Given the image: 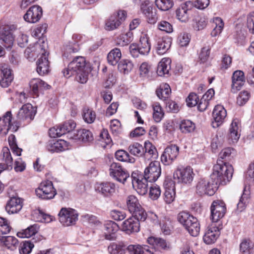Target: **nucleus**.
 <instances>
[{
	"instance_id": "obj_61",
	"label": "nucleus",
	"mask_w": 254,
	"mask_h": 254,
	"mask_svg": "<svg viewBox=\"0 0 254 254\" xmlns=\"http://www.w3.org/2000/svg\"><path fill=\"white\" fill-rule=\"evenodd\" d=\"M133 214V217L132 218H134L136 220L139 221L143 222L144 221L147 217V214L144 209L141 207L135 210L134 212L131 213Z\"/></svg>"
},
{
	"instance_id": "obj_36",
	"label": "nucleus",
	"mask_w": 254,
	"mask_h": 254,
	"mask_svg": "<svg viewBox=\"0 0 254 254\" xmlns=\"http://www.w3.org/2000/svg\"><path fill=\"white\" fill-rule=\"evenodd\" d=\"M96 189L104 195L108 196L115 193L116 187L114 183L107 182L97 185Z\"/></svg>"
},
{
	"instance_id": "obj_16",
	"label": "nucleus",
	"mask_w": 254,
	"mask_h": 254,
	"mask_svg": "<svg viewBox=\"0 0 254 254\" xmlns=\"http://www.w3.org/2000/svg\"><path fill=\"white\" fill-rule=\"evenodd\" d=\"M127 12L124 10H119L117 14H114L110 16L106 23V29L113 30L117 28L125 21Z\"/></svg>"
},
{
	"instance_id": "obj_13",
	"label": "nucleus",
	"mask_w": 254,
	"mask_h": 254,
	"mask_svg": "<svg viewBox=\"0 0 254 254\" xmlns=\"http://www.w3.org/2000/svg\"><path fill=\"white\" fill-rule=\"evenodd\" d=\"M161 170L160 162L153 161L150 163L149 166L145 169L144 176L149 182L156 181L161 175Z\"/></svg>"
},
{
	"instance_id": "obj_28",
	"label": "nucleus",
	"mask_w": 254,
	"mask_h": 254,
	"mask_svg": "<svg viewBox=\"0 0 254 254\" xmlns=\"http://www.w3.org/2000/svg\"><path fill=\"white\" fill-rule=\"evenodd\" d=\"M22 206V201L20 198L12 197L7 202L5 210L9 214L16 213L21 209Z\"/></svg>"
},
{
	"instance_id": "obj_17",
	"label": "nucleus",
	"mask_w": 254,
	"mask_h": 254,
	"mask_svg": "<svg viewBox=\"0 0 254 254\" xmlns=\"http://www.w3.org/2000/svg\"><path fill=\"white\" fill-rule=\"evenodd\" d=\"M118 230L119 227L116 223L111 220L106 221L102 229L105 239L109 241L116 240Z\"/></svg>"
},
{
	"instance_id": "obj_60",
	"label": "nucleus",
	"mask_w": 254,
	"mask_h": 254,
	"mask_svg": "<svg viewBox=\"0 0 254 254\" xmlns=\"http://www.w3.org/2000/svg\"><path fill=\"white\" fill-rule=\"evenodd\" d=\"M8 142L13 153L17 156H20L22 149L18 147L16 143V138L14 135L11 134L8 137Z\"/></svg>"
},
{
	"instance_id": "obj_10",
	"label": "nucleus",
	"mask_w": 254,
	"mask_h": 254,
	"mask_svg": "<svg viewBox=\"0 0 254 254\" xmlns=\"http://www.w3.org/2000/svg\"><path fill=\"white\" fill-rule=\"evenodd\" d=\"M226 211V205L223 201L221 200L213 201L211 206L212 222L217 224L221 223L220 220L224 217Z\"/></svg>"
},
{
	"instance_id": "obj_35",
	"label": "nucleus",
	"mask_w": 254,
	"mask_h": 254,
	"mask_svg": "<svg viewBox=\"0 0 254 254\" xmlns=\"http://www.w3.org/2000/svg\"><path fill=\"white\" fill-rule=\"evenodd\" d=\"M144 153L143 154L145 160L155 159L157 156V150L154 146L149 141H145L144 146Z\"/></svg>"
},
{
	"instance_id": "obj_9",
	"label": "nucleus",
	"mask_w": 254,
	"mask_h": 254,
	"mask_svg": "<svg viewBox=\"0 0 254 254\" xmlns=\"http://www.w3.org/2000/svg\"><path fill=\"white\" fill-rule=\"evenodd\" d=\"M35 192L37 196L44 199H52L56 194L53 183L50 181L42 182L39 188L35 190Z\"/></svg>"
},
{
	"instance_id": "obj_48",
	"label": "nucleus",
	"mask_w": 254,
	"mask_h": 254,
	"mask_svg": "<svg viewBox=\"0 0 254 254\" xmlns=\"http://www.w3.org/2000/svg\"><path fill=\"white\" fill-rule=\"evenodd\" d=\"M115 157L117 160L120 161L131 163H133L135 162V159L130 156L129 154L124 150H119L116 151Z\"/></svg>"
},
{
	"instance_id": "obj_62",
	"label": "nucleus",
	"mask_w": 254,
	"mask_h": 254,
	"mask_svg": "<svg viewBox=\"0 0 254 254\" xmlns=\"http://www.w3.org/2000/svg\"><path fill=\"white\" fill-rule=\"evenodd\" d=\"M249 194V191H247L245 189L243 193L242 194L239 201L237 204V209L239 211L241 212L244 209L246 203L248 202Z\"/></svg>"
},
{
	"instance_id": "obj_11",
	"label": "nucleus",
	"mask_w": 254,
	"mask_h": 254,
	"mask_svg": "<svg viewBox=\"0 0 254 254\" xmlns=\"http://www.w3.org/2000/svg\"><path fill=\"white\" fill-rule=\"evenodd\" d=\"M132 186L136 188L137 192L140 195H143L147 192L148 180L139 174L138 172H133L131 176Z\"/></svg>"
},
{
	"instance_id": "obj_21",
	"label": "nucleus",
	"mask_w": 254,
	"mask_h": 254,
	"mask_svg": "<svg viewBox=\"0 0 254 254\" xmlns=\"http://www.w3.org/2000/svg\"><path fill=\"white\" fill-rule=\"evenodd\" d=\"M43 14L42 8L38 5L31 6L24 15V19L29 23H36L41 18Z\"/></svg>"
},
{
	"instance_id": "obj_7",
	"label": "nucleus",
	"mask_w": 254,
	"mask_h": 254,
	"mask_svg": "<svg viewBox=\"0 0 254 254\" xmlns=\"http://www.w3.org/2000/svg\"><path fill=\"white\" fill-rule=\"evenodd\" d=\"M18 123L13 120L10 111L6 112L0 118V131L3 134H7L8 131L15 132L18 130Z\"/></svg>"
},
{
	"instance_id": "obj_27",
	"label": "nucleus",
	"mask_w": 254,
	"mask_h": 254,
	"mask_svg": "<svg viewBox=\"0 0 254 254\" xmlns=\"http://www.w3.org/2000/svg\"><path fill=\"white\" fill-rule=\"evenodd\" d=\"M1 77L0 85L3 88L8 87L13 80V77L11 74V69L6 64L1 65L0 67Z\"/></svg>"
},
{
	"instance_id": "obj_32",
	"label": "nucleus",
	"mask_w": 254,
	"mask_h": 254,
	"mask_svg": "<svg viewBox=\"0 0 254 254\" xmlns=\"http://www.w3.org/2000/svg\"><path fill=\"white\" fill-rule=\"evenodd\" d=\"M156 51L159 55H163L170 48L171 45V39L168 37L159 38L156 41Z\"/></svg>"
},
{
	"instance_id": "obj_29",
	"label": "nucleus",
	"mask_w": 254,
	"mask_h": 254,
	"mask_svg": "<svg viewBox=\"0 0 254 254\" xmlns=\"http://www.w3.org/2000/svg\"><path fill=\"white\" fill-rule=\"evenodd\" d=\"M0 245L10 251H14L19 246V242L17 239L13 236H0Z\"/></svg>"
},
{
	"instance_id": "obj_59",
	"label": "nucleus",
	"mask_w": 254,
	"mask_h": 254,
	"mask_svg": "<svg viewBox=\"0 0 254 254\" xmlns=\"http://www.w3.org/2000/svg\"><path fill=\"white\" fill-rule=\"evenodd\" d=\"M20 254H29L34 247L33 242L25 241L21 243L18 247Z\"/></svg>"
},
{
	"instance_id": "obj_14",
	"label": "nucleus",
	"mask_w": 254,
	"mask_h": 254,
	"mask_svg": "<svg viewBox=\"0 0 254 254\" xmlns=\"http://www.w3.org/2000/svg\"><path fill=\"white\" fill-rule=\"evenodd\" d=\"M222 229L221 223H212L207 227L203 236V241L207 244L214 243L220 235L219 231Z\"/></svg>"
},
{
	"instance_id": "obj_19",
	"label": "nucleus",
	"mask_w": 254,
	"mask_h": 254,
	"mask_svg": "<svg viewBox=\"0 0 254 254\" xmlns=\"http://www.w3.org/2000/svg\"><path fill=\"white\" fill-rule=\"evenodd\" d=\"M179 150V147L176 145L168 146L161 156V161L165 165L170 164L177 158Z\"/></svg>"
},
{
	"instance_id": "obj_63",
	"label": "nucleus",
	"mask_w": 254,
	"mask_h": 254,
	"mask_svg": "<svg viewBox=\"0 0 254 254\" xmlns=\"http://www.w3.org/2000/svg\"><path fill=\"white\" fill-rule=\"evenodd\" d=\"M250 97V93L247 91H241L237 99V103L240 106L245 104L249 99Z\"/></svg>"
},
{
	"instance_id": "obj_1",
	"label": "nucleus",
	"mask_w": 254,
	"mask_h": 254,
	"mask_svg": "<svg viewBox=\"0 0 254 254\" xmlns=\"http://www.w3.org/2000/svg\"><path fill=\"white\" fill-rule=\"evenodd\" d=\"M89 69L86 65L84 57L78 56L74 58L63 71L65 77L68 78L75 74V79L78 82L85 83L88 80Z\"/></svg>"
},
{
	"instance_id": "obj_41",
	"label": "nucleus",
	"mask_w": 254,
	"mask_h": 254,
	"mask_svg": "<svg viewBox=\"0 0 254 254\" xmlns=\"http://www.w3.org/2000/svg\"><path fill=\"white\" fill-rule=\"evenodd\" d=\"M121 56V50L118 48H115L108 54L107 56L108 62L111 65H115L119 63Z\"/></svg>"
},
{
	"instance_id": "obj_38",
	"label": "nucleus",
	"mask_w": 254,
	"mask_h": 254,
	"mask_svg": "<svg viewBox=\"0 0 254 254\" xmlns=\"http://www.w3.org/2000/svg\"><path fill=\"white\" fill-rule=\"evenodd\" d=\"M159 224L161 227L162 232L165 235L170 234L172 226V221L169 217L163 215H160Z\"/></svg>"
},
{
	"instance_id": "obj_33",
	"label": "nucleus",
	"mask_w": 254,
	"mask_h": 254,
	"mask_svg": "<svg viewBox=\"0 0 254 254\" xmlns=\"http://www.w3.org/2000/svg\"><path fill=\"white\" fill-rule=\"evenodd\" d=\"M33 94L38 96L39 90L49 89L50 86L40 78H33L29 82Z\"/></svg>"
},
{
	"instance_id": "obj_3",
	"label": "nucleus",
	"mask_w": 254,
	"mask_h": 254,
	"mask_svg": "<svg viewBox=\"0 0 254 254\" xmlns=\"http://www.w3.org/2000/svg\"><path fill=\"white\" fill-rule=\"evenodd\" d=\"M177 219L192 236L196 237L198 235L200 226L196 217L189 212L182 211L178 214Z\"/></svg>"
},
{
	"instance_id": "obj_64",
	"label": "nucleus",
	"mask_w": 254,
	"mask_h": 254,
	"mask_svg": "<svg viewBox=\"0 0 254 254\" xmlns=\"http://www.w3.org/2000/svg\"><path fill=\"white\" fill-rule=\"evenodd\" d=\"M161 192V189L158 186L156 185H152L150 188V197L153 200H156L160 196Z\"/></svg>"
},
{
	"instance_id": "obj_56",
	"label": "nucleus",
	"mask_w": 254,
	"mask_h": 254,
	"mask_svg": "<svg viewBox=\"0 0 254 254\" xmlns=\"http://www.w3.org/2000/svg\"><path fill=\"white\" fill-rule=\"evenodd\" d=\"M133 65L132 62L128 60H122L118 64V69L121 72L124 74H127L130 71Z\"/></svg>"
},
{
	"instance_id": "obj_55",
	"label": "nucleus",
	"mask_w": 254,
	"mask_h": 254,
	"mask_svg": "<svg viewBox=\"0 0 254 254\" xmlns=\"http://www.w3.org/2000/svg\"><path fill=\"white\" fill-rule=\"evenodd\" d=\"M127 250L130 254H144V251L151 252L147 246L130 245L127 246Z\"/></svg>"
},
{
	"instance_id": "obj_49",
	"label": "nucleus",
	"mask_w": 254,
	"mask_h": 254,
	"mask_svg": "<svg viewBox=\"0 0 254 254\" xmlns=\"http://www.w3.org/2000/svg\"><path fill=\"white\" fill-rule=\"evenodd\" d=\"M127 208L131 213L141 206L137 198L134 195H129L127 197Z\"/></svg>"
},
{
	"instance_id": "obj_23",
	"label": "nucleus",
	"mask_w": 254,
	"mask_h": 254,
	"mask_svg": "<svg viewBox=\"0 0 254 254\" xmlns=\"http://www.w3.org/2000/svg\"><path fill=\"white\" fill-rule=\"evenodd\" d=\"M142 13L147 18V21L150 24L155 23L158 19L157 10L148 2H145L141 6Z\"/></svg>"
},
{
	"instance_id": "obj_52",
	"label": "nucleus",
	"mask_w": 254,
	"mask_h": 254,
	"mask_svg": "<svg viewBox=\"0 0 254 254\" xmlns=\"http://www.w3.org/2000/svg\"><path fill=\"white\" fill-rule=\"evenodd\" d=\"M213 23L215 25V27L211 32V35L213 37H216L221 33L223 29L224 23L222 19L218 17L213 19Z\"/></svg>"
},
{
	"instance_id": "obj_4",
	"label": "nucleus",
	"mask_w": 254,
	"mask_h": 254,
	"mask_svg": "<svg viewBox=\"0 0 254 254\" xmlns=\"http://www.w3.org/2000/svg\"><path fill=\"white\" fill-rule=\"evenodd\" d=\"M218 184L215 180L212 179L211 175L208 178H200L196 185V193L199 195H213L217 189Z\"/></svg>"
},
{
	"instance_id": "obj_37",
	"label": "nucleus",
	"mask_w": 254,
	"mask_h": 254,
	"mask_svg": "<svg viewBox=\"0 0 254 254\" xmlns=\"http://www.w3.org/2000/svg\"><path fill=\"white\" fill-rule=\"evenodd\" d=\"M171 61L169 58H163L159 63L157 73L159 76H162L169 73L171 69Z\"/></svg>"
},
{
	"instance_id": "obj_40",
	"label": "nucleus",
	"mask_w": 254,
	"mask_h": 254,
	"mask_svg": "<svg viewBox=\"0 0 254 254\" xmlns=\"http://www.w3.org/2000/svg\"><path fill=\"white\" fill-rule=\"evenodd\" d=\"M140 51V55H147L150 50L148 37L146 34H142L140 37L139 44L138 45Z\"/></svg>"
},
{
	"instance_id": "obj_34",
	"label": "nucleus",
	"mask_w": 254,
	"mask_h": 254,
	"mask_svg": "<svg viewBox=\"0 0 254 254\" xmlns=\"http://www.w3.org/2000/svg\"><path fill=\"white\" fill-rule=\"evenodd\" d=\"M239 130V121L237 119H235L233 120L230 125L228 134L229 138L230 139L232 142H234L238 140L240 136Z\"/></svg>"
},
{
	"instance_id": "obj_42",
	"label": "nucleus",
	"mask_w": 254,
	"mask_h": 254,
	"mask_svg": "<svg viewBox=\"0 0 254 254\" xmlns=\"http://www.w3.org/2000/svg\"><path fill=\"white\" fill-rule=\"evenodd\" d=\"M147 242L155 249H166L167 248L166 241L160 238L149 237L147 239Z\"/></svg>"
},
{
	"instance_id": "obj_24",
	"label": "nucleus",
	"mask_w": 254,
	"mask_h": 254,
	"mask_svg": "<svg viewBox=\"0 0 254 254\" xmlns=\"http://www.w3.org/2000/svg\"><path fill=\"white\" fill-rule=\"evenodd\" d=\"M0 40L2 41L1 43L5 48L12 47L13 37L9 26L5 25L0 27Z\"/></svg>"
},
{
	"instance_id": "obj_15",
	"label": "nucleus",
	"mask_w": 254,
	"mask_h": 254,
	"mask_svg": "<svg viewBox=\"0 0 254 254\" xmlns=\"http://www.w3.org/2000/svg\"><path fill=\"white\" fill-rule=\"evenodd\" d=\"M36 113V108L27 103L20 108L16 117L20 121H27L29 122L34 119Z\"/></svg>"
},
{
	"instance_id": "obj_20",
	"label": "nucleus",
	"mask_w": 254,
	"mask_h": 254,
	"mask_svg": "<svg viewBox=\"0 0 254 254\" xmlns=\"http://www.w3.org/2000/svg\"><path fill=\"white\" fill-rule=\"evenodd\" d=\"M192 7H193L192 1H186L177 9L176 14L177 19L182 22H187L189 20L190 12Z\"/></svg>"
},
{
	"instance_id": "obj_57",
	"label": "nucleus",
	"mask_w": 254,
	"mask_h": 254,
	"mask_svg": "<svg viewBox=\"0 0 254 254\" xmlns=\"http://www.w3.org/2000/svg\"><path fill=\"white\" fill-rule=\"evenodd\" d=\"M155 4L160 10L166 11L173 7L174 2L173 0H156Z\"/></svg>"
},
{
	"instance_id": "obj_18",
	"label": "nucleus",
	"mask_w": 254,
	"mask_h": 254,
	"mask_svg": "<svg viewBox=\"0 0 254 254\" xmlns=\"http://www.w3.org/2000/svg\"><path fill=\"white\" fill-rule=\"evenodd\" d=\"M163 185L165 188L164 201L166 203L170 204L174 200L176 196L175 183L172 180L166 179L164 182Z\"/></svg>"
},
{
	"instance_id": "obj_58",
	"label": "nucleus",
	"mask_w": 254,
	"mask_h": 254,
	"mask_svg": "<svg viewBox=\"0 0 254 254\" xmlns=\"http://www.w3.org/2000/svg\"><path fill=\"white\" fill-rule=\"evenodd\" d=\"M82 117L86 123L91 124L96 118V114L94 111L91 109L84 108L82 112Z\"/></svg>"
},
{
	"instance_id": "obj_8",
	"label": "nucleus",
	"mask_w": 254,
	"mask_h": 254,
	"mask_svg": "<svg viewBox=\"0 0 254 254\" xmlns=\"http://www.w3.org/2000/svg\"><path fill=\"white\" fill-rule=\"evenodd\" d=\"M43 45L39 44H36L41 51V56L37 61V71L39 74L44 75L48 73L49 71V62L46 52L47 44L44 41L42 42Z\"/></svg>"
},
{
	"instance_id": "obj_31",
	"label": "nucleus",
	"mask_w": 254,
	"mask_h": 254,
	"mask_svg": "<svg viewBox=\"0 0 254 254\" xmlns=\"http://www.w3.org/2000/svg\"><path fill=\"white\" fill-rule=\"evenodd\" d=\"M122 227L123 231L129 234L139 231V222L134 218L130 217L123 222Z\"/></svg>"
},
{
	"instance_id": "obj_2",
	"label": "nucleus",
	"mask_w": 254,
	"mask_h": 254,
	"mask_svg": "<svg viewBox=\"0 0 254 254\" xmlns=\"http://www.w3.org/2000/svg\"><path fill=\"white\" fill-rule=\"evenodd\" d=\"M233 173V169L231 165L218 159L213 167L211 178L215 180L218 184L223 185L231 180Z\"/></svg>"
},
{
	"instance_id": "obj_12",
	"label": "nucleus",
	"mask_w": 254,
	"mask_h": 254,
	"mask_svg": "<svg viewBox=\"0 0 254 254\" xmlns=\"http://www.w3.org/2000/svg\"><path fill=\"white\" fill-rule=\"evenodd\" d=\"M109 174L117 181L124 184L129 178V173L119 163H112L109 168Z\"/></svg>"
},
{
	"instance_id": "obj_39",
	"label": "nucleus",
	"mask_w": 254,
	"mask_h": 254,
	"mask_svg": "<svg viewBox=\"0 0 254 254\" xmlns=\"http://www.w3.org/2000/svg\"><path fill=\"white\" fill-rule=\"evenodd\" d=\"M127 245L123 242L112 243L108 247V251L111 254H125L127 250Z\"/></svg>"
},
{
	"instance_id": "obj_6",
	"label": "nucleus",
	"mask_w": 254,
	"mask_h": 254,
	"mask_svg": "<svg viewBox=\"0 0 254 254\" xmlns=\"http://www.w3.org/2000/svg\"><path fill=\"white\" fill-rule=\"evenodd\" d=\"M59 221L64 226L74 225L78 219L76 211L71 208L63 207L59 214Z\"/></svg>"
},
{
	"instance_id": "obj_44",
	"label": "nucleus",
	"mask_w": 254,
	"mask_h": 254,
	"mask_svg": "<svg viewBox=\"0 0 254 254\" xmlns=\"http://www.w3.org/2000/svg\"><path fill=\"white\" fill-rule=\"evenodd\" d=\"M156 92L159 99L165 101L169 98L171 90L169 84H164L161 85L160 88L157 89Z\"/></svg>"
},
{
	"instance_id": "obj_25",
	"label": "nucleus",
	"mask_w": 254,
	"mask_h": 254,
	"mask_svg": "<svg viewBox=\"0 0 254 254\" xmlns=\"http://www.w3.org/2000/svg\"><path fill=\"white\" fill-rule=\"evenodd\" d=\"M232 92L235 93L240 90L245 82L244 73L241 70L234 72L232 77Z\"/></svg>"
},
{
	"instance_id": "obj_50",
	"label": "nucleus",
	"mask_w": 254,
	"mask_h": 254,
	"mask_svg": "<svg viewBox=\"0 0 254 254\" xmlns=\"http://www.w3.org/2000/svg\"><path fill=\"white\" fill-rule=\"evenodd\" d=\"M76 127L75 123L71 120L68 121L64 122L63 124L60 125V128H61V131L63 135L67 133V135L70 133L73 134L75 133V131L73 132V130Z\"/></svg>"
},
{
	"instance_id": "obj_22",
	"label": "nucleus",
	"mask_w": 254,
	"mask_h": 254,
	"mask_svg": "<svg viewBox=\"0 0 254 254\" xmlns=\"http://www.w3.org/2000/svg\"><path fill=\"white\" fill-rule=\"evenodd\" d=\"M67 137L71 139L79 140L84 143L91 142L94 139L92 133L86 129L77 130L76 133L69 134Z\"/></svg>"
},
{
	"instance_id": "obj_47",
	"label": "nucleus",
	"mask_w": 254,
	"mask_h": 254,
	"mask_svg": "<svg viewBox=\"0 0 254 254\" xmlns=\"http://www.w3.org/2000/svg\"><path fill=\"white\" fill-rule=\"evenodd\" d=\"M133 39V33L131 31H128L126 34L121 35L118 38L117 43L121 46H125L130 43Z\"/></svg>"
},
{
	"instance_id": "obj_54",
	"label": "nucleus",
	"mask_w": 254,
	"mask_h": 254,
	"mask_svg": "<svg viewBox=\"0 0 254 254\" xmlns=\"http://www.w3.org/2000/svg\"><path fill=\"white\" fill-rule=\"evenodd\" d=\"M207 22L206 19L204 17L196 15L193 19L192 25L195 30H200L205 27Z\"/></svg>"
},
{
	"instance_id": "obj_5",
	"label": "nucleus",
	"mask_w": 254,
	"mask_h": 254,
	"mask_svg": "<svg viewBox=\"0 0 254 254\" xmlns=\"http://www.w3.org/2000/svg\"><path fill=\"white\" fill-rule=\"evenodd\" d=\"M194 173L190 166L178 167L173 174V178L178 183L190 184L192 182Z\"/></svg>"
},
{
	"instance_id": "obj_45",
	"label": "nucleus",
	"mask_w": 254,
	"mask_h": 254,
	"mask_svg": "<svg viewBox=\"0 0 254 254\" xmlns=\"http://www.w3.org/2000/svg\"><path fill=\"white\" fill-rule=\"evenodd\" d=\"M195 128V124L189 120H183L180 124V129L184 133H191L194 131Z\"/></svg>"
},
{
	"instance_id": "obj_46",
	"label": "nucleus",
	"mask_w": 254,
	"mask_h": 254,
	"mask_svg": "<svg viewBox=\"0 0 254 254\" xmlns=\"http://www.w3.org/2000/svg\"><path fill=\"white\" fill-rule=\"evenodd\" d=\"M128 150L131 154L137 157H142L144 153V146L137 142L130 144Z\"/></svg>"
},
{
	"instance_id": "obj_30",
	"label": "nucleus",
	"mask_w": 254,
	"mask_h": 254,
	"mask_svg": "<svg viewBox=\"0 0 254 254\" xmlns=\"http://www.w3.org/2000/svg\"><path fill=\"white\" fill-rule=\"evenodd\" d=\"M3 163H0V173L3 170H11L13 167V159L8 147H4L2 150Z\"/></svg>"
},
{
	"instance_id": "obj_43",
	"label": "nucleus",
	"mask_w": 254,
	"mask_h": 254,
	"mask_svg": "<svg viewBox=\"0 0 254 254\" xmlns=\"http://www.w3.org/2000/svg\"><path fill=\"white\" fill-rule=\"evenodd\" d=\"M39 226L37 224L30 226L22 232H18L17 236L21 238H29L35 235L39 231Z\"/></svg>"
},
{
	"instance_id": "obj_53",
	"label": "nucleus",
	"mask_w": 254,
	"mask_h": 254,
	"mask_svg": "<svg viewBox=\"0 0 254 254\" xmlns=\"http://www.w3.org/2000/svg\"><path fill=\"white\" fill-rule=\"evenodd\" d=\"M152 109L153 110V118L154 121L157 122H160L164 116V113L160 104L158 102H155L152 104Z\"/></svg>"
},
{
	"instance_id": "obj_26",
	"label": "nucleus",
	"mask_w": 254,
	"mask_h": 254,
	"mask_svg": "<svg viewBox=\"0 0 254 254\" xmlns=\"http://www.w3.org/2000/svg\"><path fill=\"white\" fill-rule=\"evenodd\" d=\"M213 117L214 122L212 123L213 127H218L224 121L227 115L226 110L221 105L216 106L213 111Z\"/></svg>"
},
{
	"instance_id": "obj_51",
	"label": "nucleus",
	"mask_w": 254,
	"mask_h": 254,
	"mask_svg": "<svg viewBox=\"0 0 254 254\" xmlns=\"http://www.w3.org/2000/svg\"><path fill=\"white\" fill-rule=\"evenodd\" d=\"M254 244L250 240H243L240 245V251L242 254H251L252 253Z\"/></svg>"
}]
</instances>
